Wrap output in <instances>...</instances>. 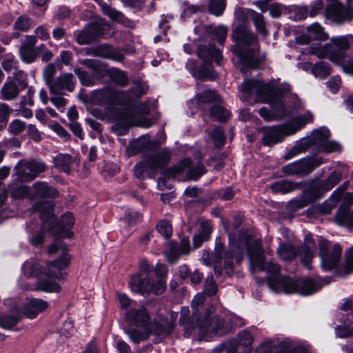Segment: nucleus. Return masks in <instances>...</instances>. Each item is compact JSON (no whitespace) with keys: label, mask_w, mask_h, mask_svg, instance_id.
Here are the masks:
<instances>
[{"label":"nucleus","mask_w":353,"mask_h":353,"mask_svg":"<svg viewBox=\"0 0 353 353\" xmlns=\"http://www.w3.org/2000/svg\"><path fill=\"white\" fill-rule=\"evenodd\" d=\"M247 252L252 272L266 271L268 272V283L270 288L276 293L291 294L297 292L308 296L319 291L322 285L316 280L305 279L299 282L279 274L280 267L273 261L264 263L261 243L259 240L250 239L247 242Z\"/></svg>","instance_id":"f257e3e1"},{"label":"nucleus","mask_w":353,"mask_h":353,"mask_svg":"<svg viewBox=\"0 0 353 353\" xmlns=\"http://www.w3.org/2000/svg\"><path fill=\"white\" fill-rule=\"evenodd\" d=\"M240 90L244 100H248L255 94L258 101L270 104V110L265 107L259 110L261 117L268 121L281 120L291 114V110L283 100L284 93L290 90L289 85H280L274 80L268 83L245 80Z\"/></svg>","instance_id":"f03ea898"},{"label":"nucleus","mask_w":353,"mask_h":353,"mask_svg":"<svg viewBox=\"0 0 353 353\" xmlns=\"http://www.w3.org/2000/svg\"><path fill=\"white\" fill-rule=\"evenodd\" d=\"M70 259V255L64 252L56 261L48 263L44 270H41L36 260H28L22 265V272L28 277L37 276L39 274L46 277L38 281L37 290L47 292H59L61 291V286L55 280L63 277L61 271L68 267Z\"/></svg>","instance_id":"7ed1b4c3"},{"label":"nucleus","mask_w":353,"mask_h":353,"mask_svg":"<svg viewBox=\"0 0 353 353\" xmlns=\"http://www.w3.org/2000/svg\"><path fill=\"white\" fill-rule=\"evenodd\" d=\"M232 38L236 45L232 50L236 54L239 64L254 68L259 63L256 53L259 50L256 37L244 26L236 27L232 32Z\"/></svg>","instance_id":"20e7f679"},{"label":"nucleus","mask_w":353,"mask_h":353,"mask_svg":"<svg viewBox=\"0 0 353 353\" xmlns=\"http://www.w3.org/2000/svg\"><path fill=\"white\" fill-rule=\"evenodd\" d=\"M349 46L348 38L340 37L332 39L324 46L313 44L309 48V53L321 59L329 56L331 61L341 65L344 70L353 72V59L345 54Z\"/></svg>","instance_id":"39448f33"},{"label":"nucleus","mask_w":353,"mask_h":353,"mask_svg":"<svg viewBox=\"0 0 353 353\" xmlns=\"http://www.w3.org/2000/svg\"><path fill=\"white\" fill-rule=\"evenodd\" d=\"M53 203L51 201L41 200L32 207L34 212H39L42 221V230H48L60 237H70L72 232L63 230L65 227H72L74 224V216L71 212H66L57 223L52 212Z\"/></svg>","instance_id":"423d86ee"},{"label":"nucleus","mask_w":353,"mask_h":353,"mask_svg":"<svg viewBox=\"0 0 353 353\" xmlns=\"http://www.w3.org/2000/svg\"><path fill=\"white\" fill-rule=\"evenodd\" d=\"M126 321L136 328H125V333L129 339L135 343L148 339V335L152 332L151 327L150 316L143 306L133 307L125 313Z\"/></svg>","instance_id":"0eeeda50"},{"label":"nucleus","mask_w":353,"mask_h":353,"mask_svg":"<svg viewBox=\"0 0 353 353\" xmlns=\"http://www.w3.org/2000/svg\"><path fill=\"white\" fill-rule=\"evenodd\" d=\"M312 115L307 112L304 116L299 117L290 122L273 127H264L261 129L263 133L262 141L265 145H272L282 141L286 137L295 134L305 123L312 121Z\"/></svg>","instance_id":"6e6552de"},{"label":"nucleus","mask_w":353,"mask_h":353,"mask_svg":"<svg viewBox=\"0 0 353 353\" xmlns=\"http://www.w3.org/2000/svg\"><path fill=\"white\" fill-rule=\"evenodd\" d=\"M233 252L225 250L224 243L220 237L215 240L213 253L203 251L202 260L206 265H213L216 276H221L224 271L225 274L230 277L234 273Z\"/></svg>","instance_id":"1a4fd4ad"},{"label":"nucleus","mask_w":353,"mask_h":353,"mask_svg":"<svg viewBox=\"0 0 353 353\" xmlns=\"http://www.w3.org/2000/svg\"><path fill=\"white\" fill-rule=\"evenodd\" d=\"M150 267L145 259L140 261L139 272L132 276L129 281V287L132 292L143 295L152 292L161 294L165 290V282L162 279L151 283L149 279Z\"/></svg>","instance_id":"9d476101"},{"label":"nucleus","mask_w":353,"mask_h":353,"mask_svg":"<svg viewBox=\"0 0 353 353\" xmlns=\"http://www.w3.org/2000/svg\"><path fill=\"white\" fill-rule=\"evenodd\" d=\"M315 251V242L310 234L305 235L304 244L299 248L298 252L290 244H281L277 248L279 256L284 261L292 260L299 253L301 262L307 269L312 268L310 263L314 256Z\"/></svg>","instance_id":"9b49d317"},{"label":"nucleus","mask_w":353,"mask_h":353,"mask_svg":"<svg viewBox=\"0 0 353 353\" xmlns=\"http://www.w3.org/2000/svg\"><path fill=\"white\" fill-rule=\"evenodd\" d=\"M330 136V130L325 127H321L318 130H314L310 136H307L297 141L296 145L285 155V159H290L292 157L306 151L310 147H316L320 150L325 141Z\"/></svg>","instance_id":"f8f14e48"},{"label":"nucleus","mask_w":353,"mask_h":353,"mask_svg":"<svg viewBox=\"0 0 353 353\" xmlns=\"http://www.w3.org/2000/svg\"><path fill=\"white\" fill-rule=\"evenodd\" d=\"M170 159V152L168 150H162L153 153L148 157L145 163L140 162L134 167V174L137 178H143L145 175L150 176L158 170H163Z\"/></svg>","instance_id":"ddd939ff"},{"label":"nucleus","mask_w":353,"mask_h":353,"mask_svg":"<svg viewBox=\"0 0 353 353\" xmlns=\"http://www.w3.org/2000/svg\"><path fill=\"white\" fill-rule=\"evenodd\" d=\"M129 99L127 92L109 87L94 90L91 96L92 102L97 105L125 104Z\"/></svg>","instance_id":"4468645a"},{"label":"nucleus","mask_w":353,"mask_h":353,"mask_svg":"<svg viewBox=\"0 0 353 353\" xmlns=\"http://www.w3.org/2000/svg\"><path fill=\"white\" fill-rule=\"evenodd\" d=\"M319 244L322 268L325 270H331L339 261L341 248L339 244H334L331 248L330 243L322 238L319 239Z\"/></svg>","instance_id":"2eb2a0df"},{"label":"nucleus","mask_w":353,"mask_h":353,"mask_svg":"<svg viewBox=\"0 0 353 353\" xmlns=\"http://www.w3.org/2000/svg\"><path fill=\"white\" fill-rule=\"evenodd\" d=\"M197 54L199 58L203 59L204 65L201 67L199 72L192 71V73L196 78H208L211 73V68L208 62L214 60L217 63H219L222 59V54L220 50L215 48L213 46H199Z\"/></svg>","instance_id":"dca6fc26"},{"label":"nucleus","mask_w":353,"mask_h":353,"mask_svg":"<svg viewBox=\"0 0 353 353\" xmlns=\"http://www.w3.org/2000/svg\"><path fill=\"white\" fill-rule=\"evenodd\" d=\"M47 169L46 163L41 161L30 160L19 161L15 166L18 179L21 182H28L35 179L40 173Z\"/></svg>","instance_id":"f3484780"},{"label":"nucleus","mask_w":353,"mask_h":353,"mask_svg":"<svg viewBox=\"0 0 353 353\" xmlns=\"http://www.w3.org/2000/svg\"><path fill=\"white\" fill-rule=\"evenodd\" d=\"M188 170V176L190 179L197 180L201 176L205 174V169L201 164L191 168V161L189 159H184L176 166L172 167L164 171L168 178L174 177L176 174Z\"/></svg>","instance_id":"a211bd4d"},{"label":"nucleus","mask_w":353,"mask_h":353,"mask_svg":"<svg viewBox=\"0 0 353 353\" xmlns=\"http://www.w3.org/2000/svg\"><path fill=\"white\" fill-rule=\"evenodd\" d=\"M197 324L200 333L203 338L207 339L208 335L213 334L222 335L225 333L223 326V319L215 316L209 320L208 317H201L197 319Z\"/></svg>","instance_id":"6ab92c4d"},{"label":"nucleus","mask_w":353,"mask_h":353,"mask_svg":"<svg viewBox=\"0 0 353 353\" xmlns=\"http://www.w3.org/2000/svg\"><path fill=\"white\" fill-rule=\"evenodd\" d=\"M326 1L328 3L325 10V17L326 19L337 23H341L347 20V9L338 0Z\"/></svg>","instance_id":"aec40b11"},{"label":"nucleus","mask_w":353,"mask_h":353,"mask_svg":"<svg viewBox=\"0 0 353 353\" xmlns=\"http://www.w3.org/2000/svg\"><path fill=\"white\" fill-rule=\"evenodd\" d=\"M353 203V194L347 193L343 199V203L341 204L336 215V221L339 225H347L349 227L353 226V211L349 212V208Z\"/></svg>","instance_id":"412c9836"},{"label":"nucleus","mask_w":353,"mask_h":353,"mask_svg":"<svg viewBox=\"0 0 353 353\" xmlns=\"http://www.w3.org/2000/svg\"><path fill=\"white\" fill-rule=\"evenodd\" d=\"M48 87L53 94H59L64 90L72 91L74 88V77L72 74H63L50 81Z\"/></svg>","instance_id":"4be33fe9"},{"label":"nucleus","mask_w":353,"mask_h":353,"mask_svg":"<svg viewBox=\"0 0 353 353\" xmlns=\"http://www.w3.org/2000/svg\"><path fill=\"white\" fill-rule=\"evenodd\" d=\"M190 242L186 238L181 239L179 245L175 243H170V249L165 256L169 263H175L181 256L187 255L190 253Z\"/></svg>","instance_id":"5701e85b"},{"label":"nucleus","mask_w":353,"mask_h":353,"mask_svg":"<svg viewBox=\"0 0 353 353\" xmlns=\"http://www.w3.org/2000/svg\"><path fill=\"white\" fill-rule=\"evenodd\" d=\"M103 28L97 23H92L77 35V41L81 45L91 43L103 34Z\"/></svg>","instance_id":"b1692460"},{"label":"nucleus","mask_w":353,"mask_h":353,"mask_svg":"<svg viewBox=\"0 0 353 353\" xmlns=\"http://www.w3.org/2000/svg\"><path fill=\"white\" fill-rule=\"evenodd\" d=\"M31 199L56 198L58 191L45 182L34 183L31 187Z\"/></svg>","instance_id":"393cba45"},{"label":"nucleus","mask_w":353,"mask_h":353,"mask_svg":"<svg viewBox=\"0 0 353 353\" xmlns=\"http://www.w3.org/2000/svg\"><path fill=\"white\" fill-rule=\"evenodd\" d=\"M253 337L247 330L239 333L237 339L232 341V346L235 348L236 353H251Z\"/></svg>","instance_id":"a878e982"},{"label":"nucleus","mask_w":353,"mask_h":353,"mask_svg":"<svg viewBox=\"0 0 353 353\" xmlns=\"http://www.w3.org/2000/svg\"><path fill=\"white\" fill-rule=\"evenodd\" d=\"M48 306L47 301L39 299H30L27 301L23 313L29 319H34L39 312L45 310Z\"/></svg>","instance_id":"bb28decb"},{"label":"nucleus","mask_w":353,"mask_h":353,"mask_svg":"<svg viewBox=\"0 0 353 353\" xmlns=\"http://www.w3.org/2000/svg\"><path fill=\"white\" fill-rule=\"evenodd\" d=\"M21 307L14 303L11 308V314L0 318V326L4 329H10L14 326L21 316Z\"/></svg>","instance_id":"cd10ccee"},{"label":"nucleus","mask_w":353,"mask_h":353,"mask_svg":"<svg viewBox=\"0 0 353 353\" xmlns=\"http://www.w3.org/2000/svg\"><path fill=\"white\" fill-rule=\"evenodd\" d=\"M202 30L207 33L212 34L213 38L216 39L220 44H223L227 35L228 28L224 26L218 27L197 26L194 28L196 32H200Z\"/></svg>","instance_id":"c85d7f7f"},{"label":"nucleus","mask_w":353,"mask_h":353,"mask_svg":"<svg viewBox=\"0 0 353 353\" xmlns=\"http://www.w3.org/2000/svg\"><path fill=\"white\" fill-rule=\"evenodd\" d=\"M305 159L289 163L283 168V171L286 174H309Z\"/></svg>","instance_id":"c756f323"},{"label":"nucleus","mask_w":353,"mask_h":353,"mask_svg":"<svg viewBox=\"0 0 353 353\" xmlns=\"http://www.w3.org/2000/svg\"><path fill=\"white\" fill-rule=\"evenodd\" d=\"M19 93L17 84L12 81L6 82L0 91V98L3 100H12L16 98Z\"/></svg>","instance_id":"7c9ffc66"},{"label":"nucleus","mask_w":353,"mask_h":353,"mask_svg":"<svg viewBox=\"0 0 353 353\" xmlns=\"http://www.w3.org/2000/svg\"><path fill=\"white\" fill-rule=\"evenodd\" d=\"M276 353H307L306 349L303 346H294L289 341L285 340L275 347Z\"/></svg>","instance_id":"2f4dec72"},{"label":"nucleus","mask_w":353,"mask_h":353,"mask_svg":"<svg viewBox=\"0 0 353 353\" xmlns=\"http://www.w3.org/2000/svg\"><path fill=\"white\" fill-rule=\"evenodd\" d=\"M194 101L196 104L200 106L201 104L210 103L212 101L220 102V97L213 90H205L203 92L197 93L195 96Z\"/></svg>","instance_id":"473e14b6"},{"label":"nucleus","mask_w":353,"mask_h":353,"mask_svg":"<svg viewBox=\"0 0 353 353\" xmlns=\"http://www.w3.org/2000/svg\"><path fill=\"white\" fill-rule=\"evenodd\" d=\"M248 12L256 30L262 35L266 36L268 34V31L265 28L263 16L253 10H248Z\"/></svg>","instance_id":"72a5a7b5"},{"label":"nucleus","mask_w":353,"mask_h":353,"mask_svg":"<svg viewBox=\"0 0 353 353\" xmlns=\"http://www.w3.org/2000/svg\"><path fill=\"white\" fill-rule=\"evenodd\" d=\"M110 78L117 84L121 86H125L128 84V77L126 73L117 68H110L107 70Z\"/></svg>","instance_id":"f704fd0d"},{"label":"nucleus","mask_w":353,"mask_h":353,"mask_svg":"<svg viewBox=\"0 0 353 353\" xmlns=\"http://www.w3.org/2000/svg\"><path fill=\"white\" fill-rule=\"evenodd\" d=\"M299 188L298 184L289 181H281L272 184V190L276 193H288L296 190Z\"/></svg>","instance_id":"c9c22d12"},{"label":"nucleus","mask_w":353,"mask_h":353,"mask_svg":"<svg viewBox=\"0 0 353 353\" xmlns=\"http://www.w3.org/2000/svg\"><path fill=\"white\" fill-rule=\"evenodd\" d=\"M53 163L56 168L69 173L71 158L68 154H59L54 158Z\"/></svg>","instance_id":"e433bc0d"},{"label":"nucleus","mask_w":353,"mask_h":353,"mask_svg":"<svg viewBox=\"0 0 353 353\" xmlns=\"http://www.w3.org/2000/svg\"><path fill=\"white\" fill-rule=\"evenodd\" d=\"M210 115L215 120L224 122L228 120L230 112L225 109L221 103H217L211 108Z\"/></svg>","instance_id":"4c0bfd02"},{"label":"nucleus","mask_w":353,"mask_h":353,"mask_svg":"<svg viewBox=\"0 0 353 353\" xmlns=\"http://www.w3.org/2000/svg\"><path fill=\"white\" fill-rule=\"evenodd\" d=\"M312 73L315 77L324 79L331 74V68L327 63L319 62L312 67Z\"/></svg>","instance_id":"58836bf2"},{"label":"nucleus","mask_w":353,"mask_h":353,"mask_svg":"<svg viewBox=\"0 0 353 353\" xmlns=\"http://www.w3.org/2000/svg\"><path fill=\"white\" fill-rule=\"evenodd\" d=\"M307 32L310 37L314 39L324 40L327 36L323 28L318 23H314L307 27Z\"/></svg>","instance_id":"ea45409f"},{"label":"nucleus","mask_w":353,"mask_h":353,"mask_svg":"<svg viewBox=\"0 0 353 353\" xmlns=\"http://www.w3.org/2000/svg\"><path fill=\"white\" fill-rule=\"evenodd\" d=\"M19 54L21 60L28 63L33 62L37 57V53L34 48L22 45L19 49Z\"/></svg>","instance_id":"a19ab883"},{"label":"nucleus","mask_w":353,"mask_h":353,"mask_svg":"<svg viewBox=\"0 0 353 353\" xmlns=\"http://www.w3.org/2000/svg\"><path fill=\"white\" fill-rule=\"evenodd\" d=\"M158 232L165 239L170 238L172 234V227L171 223L166 220H161L156 225Z\"/></svg>","instance_id":"79ce46f5"},{"label":"nucleus","mask_w":353,"mask_h":353,"mask_svg":"<svg viewBox=\"0 0 353 353\" xmlns=\"http://www.w3.org/2000/svg\"><path fill=\"white\" fill-rule=\"evenodd\" d=\"M32 26V21L26 16H20L14 23L15 30L22 32L28 31Z\"/></svg>","instance_id":"37998d69"},{"label":"nucleus","mask_w":353,"mask_h":353,"mask_svg":"<svg viewBox=\"0 0 353 353\" xmlns=\"http://www.w3.org/2000/svg\"><path fill=\"white\" fill-rule=\"evenodd\" d=\"M11 196L14 199H19L24 197H28L31 199V187L19 185L12 190Z\"/></svg>","instance_id":"c03bdc74"},{"label":"nucleus","mask_w":353,"mask_h":353,"mask_svg":"<svg viewBox=\"0 0 353 353\" xmlns=\"http://www.w3.org/2000/svg\"><path fill=\"white\" fill-rule=\"evenodd\" d=\"M103 56L106 59L118 62H121L124 59V54L122 50L111 48H106L103 53Z\"/></svg>","instance_id":"a18cd8bd"},{"label":"nucleus","mask_w":353,"mask_h":353,"mask_svg":"<svg viewBox=\"0 0 353 353\" xmlns=\"http://www.w3.org/2000/svg\"><path fill=\"white\" fill-rule=\"evenodd\" d=\"M225 8V0H210L209 3V11L210 13L219 16L222 14Z\"/></svg>","instance_id":"49530a36"},{"label":"nucleus","mask_w":353,"mask_h":353,"mask_svg":"<svg viewBox=\"0 0 353 353\" xmlns=\"http://www.w3.org/2000/svg\"><path fill=\"white\" fill-rule=\"evenodd\" d=\"M74 73L79 77L81 83L85 86L92 85L94 83L95 79L87 72L83 69L78 68L74 70Z\"/></svg>","instance_id":"de8ad7c7"},{"label":"nucleus","mask_w":353,"mask_h":353,"mask_svg":"<svg viewBox=\"0 0 353 353\" xmlns=\"http://www.w3.org/2000/svg\"><path fill=\"white\" fill-rule=\"evenodd\" d=\"M117 298L119 306L122 310H128L135 306V302L130 299L125 294L117 292Z\"/></svg>","instance_id":"09e8293b"},{"label":"nucleus","mask_w":353,"mask_h":353,"mask_svg":"<svg viewBox=\"0 0 353 353\" xmlns=\"http://www.w3.org/2000/svg\"><path fill=\"white\" fill-rule=\"evenodd\" d=\"M104 14L108 15L111 19L117 21L119 23L125 24V19L123 14L110 7L106 6L103 8Z\"/></svg>","instance_id":"8fccbe9b"},{"label":"nucleus","mask_w":353,"mask_h":353,"mask_svg":"<svg viewBox=\"0 0 353 353\" xmlns=\"http://www.w3.org/2000/svg\"><path fill=\"white\" fill-rule=\"evenodd\" d=\"M130 124V119L126 114H123L121 118L117 119L112 128L114 130L118 131V132L122 133L123 131L128 129Z\"/></svg>","instance_id":"3c124183"},{"label":"nucleus","mask_w":353,"mask_h":353,"mask_svg":"<svg viewBox=\"0 0 353 353\" xmlns=\"http://www.w3.org/2000/svg\"><path fill=\"white\" fill-rule=\"evenodd\" d=\"M210 137L214 141L216 147H221L225 143V136L223 128L221 127H216L210 134Z\"/></svg>","instance_id":"603ef678"},{"label":"nucleus","mask_w":353,"mask_h":353,"mask_svg":"<svg viewBox=\"0 0 353 353\" xmlns=\"http://www.w3.org/2000/svg\"><path fill=\"white\" fill-rule=\"evenodd\" d=\"M145 150V144L143 139H140L132 143L127 149V152L129 156L134 155L137 153L141 152Z\"/></svg>","instance_id":"864d4df0"},{"label":"nucleus","mask_w":353,"mask_h":353,"mask_svg":"<svg viewBox=\"0 0 353 353\" xmlns=\"http://www.w3.org/2000/svg\"><path fill=\"white\" fill-rule=\"evenodd\" d=\"M1 64L5 70L10 71L17 69V61L13 55L7 54L3 58Z\"/></svg>","instance_id":"5fc2aeb1"},{"label":"nucleus","mask_w":353,"mask_h":353,"mask_svg":"<svg viewBox=\"0 0 353 353\" xmlns=\"http://www.w3.org/2000/svg\"><path fill=\"white\" fill-rule=\"evenodd\" d=\"M341 174L339 172H333L324 182V187L327 190H330L336 185L341 180Z\"/></svg>","instance_id":"6e6d98bb"},{"label":"nucleus","mask_w":353,"mask_h":353,"mask_svg":"<svg viewBox=\"0 0 353 353\" xmlns=\"http://www.w3.org/2000/svg\"><path fill=\"white\" fill-rule=\"evenodd\" d=\"M128 94V97H130V99L125 103H128L132 99L135 98L141 97L143 94H145V90L139 83H136L131 89L130 92H126Z\"/></svg>","instance_id":"4d7b16f0"},{"label":"nucleus","mask_w":353,"mask_h":353,"mask_svg":"<svg viewBox=\"0 0 353 353\" xmlns=\"http://www.w3.org/2000/svg\"><path fill=\"white\" fill-rule=\"evenodd\" d=\"M341 149V145L333 141H330L329 139L325 141V143L321 148L319 151L325 152H333L340 151Z\"/></svg>","instance_id":"13d9d810"},{"label":"nucleus","mask_w":353,"mask_h":353,"mask_svg":"<svg viewBox=\"0 0 353 353\" xmlns=\"http://www.w3.org/2000/svg\"><path fill=\"white\" fill-rule=\"evenodd\" d=\"M82 63L88 68L92 69L94 74H101L105 70L100 62L97 60L85 59Z\"/></svg>","instance_id":"bf43d9fd"},{"label":"nucleus","mask_w":353,"mask_h":353,"mask_svg":"<svg viewBox=\"0 0 353 353\" xmlns=\"http://www.w3.org/2000/svg\"><path fill=\"white\" fill-rule=\"evenodd\" d=\"M212 233V223L210 221H205L201 224V230L199 235L202 236L203 239L209 240Z\"/></svg>","instance_id":"052dcab7"},{"label":"nucleus","mask_w":353,"mask_h":353,"mask_svg":"<svg viewBox=\"0 0 353 353\" xmlns=\"http://www.w3.org/2000/svg\"><path fill=\"white\" fill-rule=\"evenodd\" d=\"M25 127L26 123L23 121L15 119L10 123L8 130L10 133L17 134L21 132L25 129Z\"/></svg>","instance_id":"680f3d73"},{"label":"nucleus","mask_w":353,"mask_h":353,"mask_svg":"<svg viewBox=\"0 0 353 353\" xmlns=\"http://www.w3.org/2000/svg\"><path fill=\"white\" fill-rule=\"evenodd\" d=\"M217 292V286L213 280L212 276H208L205 280V285L204 288V293L209 296L215 294Z\"/></svg>","instance_id":"e2e57ef3"},{"label":"nucleus","mask_w":353,"mask_h":353,"mask_svg":"<svg viewBox=\"0 0 353 353\" xmlns=\"http://www.w3.org/2000/svg\"><path fill=\"white\" fill-rule=\"evenodd\" d=\"M345 274H348L353 271V248H350L345 253Z\"/></svg>","instance_id":"0e129e2a"},{"label":"nucleus","mask_w":353,"mask_h":353,"mask_svg":"<svg viewBox=\"0 0 353 353\" xmlns=\"http://www.w3.org/2000/svg\"><path fill=\"white\" fill-rule=\"evenodd\" d=\"M56 72V68L52 64L48 65L43 71V77L46 83L49 86L50 84V81H53L55 79L53 78Z\"/></svg>","instance_id":"69168bd1"},{"label":"nucleus","mask_w":353,"mask_h":353,"mask_svg":"<svg viewBox=\"0 0 353 353\" xmlns=\"http://www.w3.org/2000/svg\"><path fill=\"white\" fill-rule=\"evenodd\" d=\"M309 173L312 172L314 169L324 163L325 161L322 157H313L305 159Z\"/></svg>","instance_id":"338daca9"},{"label":"nucleus","mask_w":353,"mask_h":353,"mask_svg":"<svg viewBox=\"0 0 353 353\" xmlns=\"http://www.w3.org/2000/svg\"><path fill=\"white\" fill-rule=\"evenodd\" d=\"M335 334L339 338H347L353 334V329L346 325H339L335 329Z\"/></svg>","instance_id":"774afa93"}]
</instances>
